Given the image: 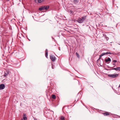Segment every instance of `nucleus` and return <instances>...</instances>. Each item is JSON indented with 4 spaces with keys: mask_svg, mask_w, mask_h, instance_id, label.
Segmentation results:
<instances>
[{
    "mask_svg": "<svg viewBox=\"0 0 120 120\" xmlns=\"http://www.w3.org/2000/svg\"><path fill=\"white\" fill-rule=\"evenodd\" d=\"M87 17L86 15L84 16L81 17H79L78 18L77 22L79 23H82L86 19Z\"/></svg>",
    "mask_w": 120,
    "mask_h": 120,
    "instance_id": "nucleus-1",
    "label": "nucleus"
},
{
    "mask_svg": "<svg viewBox=\"0 0 120 120\" xmlns=\"http://www.w3.org/2000/svg\"><path fill=\"white\" fill-rule=\"evenodd\" d=\"M118 75L116 74H113L112 75H108V76L110 77H112L113 78H115Z\"/></svg>",
    "mask_w": 120,
    "mask_h": 120,
    "instance_id": "nucleus-2",
    "label": "nucleus"
},
{
    "mask_svg": "<svg viewBox=\"0 0 120 120\" xmlns=\"http://www.w3.org/2000/svg\"><path fill=\"white\" fill-rule=\"evenodd\" d=\"M50 59L53 62L56 59V58L55 56L52 55H51L50 56Z\"/></svg>",
    "mask_w": 120,
    "mask_h": 120,
    "instance_id": "nucleus-3",
    "label": "nucleus"
},
{
    "mask_svg": "<svg viewBox=\"0 0 120 120\" xmlns=\"http://www.w3.org/2000/svg\"><path fill=\"white\" fill-rule=\"evenodd\" d=\"M111 54L112 53L109 52H107L105 53H103L100 55V56H102L105 55H107L108 54Z\"/></svg>",
    "mask_w": 120,
    "mask_h": 120,
    "instance_id": "nucleus-4",
    "label": "nucleus"
},
{
    "mask_svg": "<svg viewBox=\"0 0 120 120\" xmlns=\"http://www.w3.org/2000/svg\"><path fill=\"white\" fill-rule=\"evenodd\" d=\"M5 87V86L4 84H0V89L3 90Z\"/></svg>",
    "mask_w": 120,
    "mask_h": 120,
    "instance_id": "nucleus-5",
    "label": "nucleus"
},
{
    "mask_svg": "<svg viewBox=\"0 0 120 120\" xmlns=\"http://www.w3.org/2000/svg\"><path fill=\"white\" fill-rule=\"evenodd\" d=\"M111 60V59L109 58H108L107 59H105V61L106 63L108 62V61L110 62Z\"/></svg>",
    "mask_w": 120,
    "mask_h": 120,
    "instance_id": "nucleus-6",
    "label": "nucleus"
},
{
    "mask_svg": "<svg viewBox=\"0 0 120 120\" xmlns=\"http://www.w3.org/2000/svg\"><path fill=\"white\" fill-rule=\"evenodd\" d=\"M45 7L44 6H41L40 8H39V10L41 11L42 10H45Z\"/></svg>",
    "mask_w": 120,
    "mask_h": 120,
    "instance_id": "nucleus-7",
    "label": "nucleus"
},
{
    "mask_svg": "<svg viewBox=\"0 0 120 120\" xmlns=\"http://www.w3.org/2000/svg\"><path fill=\"white\" fill-rule=\"evenodd\" d=\"M103 114L105 116H107L109 115V112H105L103 113Z\"/></svg>",
    "mask_w": 120,
    "mask_h": 120,
    "instance_id": "nucleus-8",
    "label": "nucleus"
},
{
    "mask_svg": "<svg viewBox=\"0 0 120 120\" xmlns=\"http://www.w3.org/2000/svg\"><path fill=\"white\" fill-rule=\"evenodd\" d=\"M112 70H114L116 71L119 70L120 71V67H117V68H112Z\"/></svg>",
    "mask_w": 120,
    "mask_h": 120,
    "instance_id": "nucleus-9",
    "label": "nucleus"
},
{
    "mask_svg": "<svg viewBox=\"0 0 120 120\" xmlns=\"http://www.w3.org/2000/svg\"><path fill=\"white\" fill-rule=\"evenodd\" d=\"M23 119H24V120H26L27 119V118L25 114H24L23 115Z\"/></svg>",
    "mask_w": 120,
    "mask_h": 120,
    "instance_id": "nucleus-10",
    "label": "nucleus"
},
{
    "mask_svg": "<svg viewBox=\"0 0 120 120\" xmlns=\"http://www.w3.org/2000/svg\"><path fill=\"white\" fill-rule=\"evenodd\" d=\"M48 50L47 49H46L45 51V56L47 58H48Z\"/></svg>",
    "mask_w": 120,
    "mask_h": 120,
    "instance_id": "nucleus-11",
    "label": "nucleus"
},
{
    "mask_svg": "<svg viewBox=\"0 0 120 120\" xmlns=\"http://www.w3.org/2000/svg\"><path fill=\"white\" fill-rule=\"evenodd\" d=\"M79 98L78 96H76L75 99V101L77 102L79 100Z\"/></svg>",
    "mask_w": 120,
    "mask_h": 120,
    "instance_id": "nucleus-12",
    "label": "nucleus"
},
{
    "mask_svg": "<svg viewBox=\"0 0 120 120\" xmlns=\"http://www.w3.org/2000/svg\"><path fill=\"white\" fill-rule=\"evenodd\" d=\"M45 10H46L48 9L49 8V6H45Z\"/></svg>",
    "mask_w": 120,
    "mask_h": 120,
    "instance_id": "nucleus-13",
    "label": "nucleus"
},
{
    "mask_svg": "<svg viewBox=\"0 0 120 120\" xmlns=\"http://www.w3.org/2000/svg\"><path fill=\"white\" fill-rule=\"evenodd\" d=\"M79 0H74L73 1L75 3L78 2Z\"/></svg>",
    "mask_w": 120,
    "mask_h": 120,
    "instance_id": "nucleus-14",
    "label": "nucleus"
},
{
    "mask_svg": "<svg viewBox=\"0 0 120 120\" xmlns=\"http://www.w3.org/2000/svg\"><path fill=\"white\" fill-rule=\"evenodd\" d=\"M52 98L53 99H55L56 98V96L55 95H52Z\"/></svg>",
    "mask_w": 120,
    "mask_h": 120,
    "instance_id": "nucleus-15",
    "label": "nucleus"
},
{
    "mask_svg": "<svg viewBox=\"0 0 120 120\" xmlns=\"http://www.w3.org/2000/svg\"><path fill=\"white\" fill-rule=\"evenodd\" d=\"M61 120H64V116H61L60 118Z\"/></svg>",
    "mask_w": 120,
    "mask_h": 120,
    "instance_id": "nucleus-16",
    "label": "nucleus"
},
{
    "mask_svg": "<svg viewBox=\"0 0 120 120\" xmlns=\"http://www.w3.org/2000/svg\"><path fill=\"white\" fill-rule=\"evenodd\" d=\"M76 56H77V57L78 58L79 57V54H78V53H77V52H76Z\"/></svg>",
    "mask_w": 120,
    "mask_h": 120,
    "instance_id": "nucleus-17",
    "label": "nucleus"
},
{
    "mask_svg": "<svg viewBox=\"0 0 120 120\" xmlns=\"http://www.w3.org/2000/svg\"><path fill=\"white\" fill-rule=\"evenodd\" d=\"M38 1L39 3H40L41 2V0H38Z\"/></svg>",
    "mask_w": 120,
    "mask_h": 120,
    "instance_id": "nucleus-18",
    "label": "nucleus"
},
{
    "mask_svg": "<svg viewBox=\"0 0 120 120\" xmlns=\"http://www.w3.org/2000/svg\"><path fill=\"white\" fill-rule=\"evenodd\" d=\"M113 62L116 63L117 62V61L116 60H113Z\"/></svg>",
    "mask_w": 120,
    "mask_h": 120,
    "instance_id": "nucleus-19",
    "label": "nucleus"
},
{
    "mask_svg": "<svg viewBox=\"0 0 120 120\" xmlns=\"http://www.w3.org/2000/svg\"><path fill=\"white\" fill-rule=\"evenodd\" d=\"M101 56H100V55L99 56V58L98 59V60H99V59H100L101 58Z\"/></svg>",
    "mask_w": 120,
    "mask_h": 120,
    "instance_id": "nucleus-20",
    "label": "nucleus"
},
{
    "mask_svg": "<svg viewBox=\"0 0 120 120\" xmlns=\"http://www.w3.org/2000/svg\"><path fill=\"white\" fill-rule=\"evenodd\" d=\"M101 56H100V55L99 56V58L98 59V60H99V59H100L101 58Z\"/></svg>",
    "mask_w": 120,
    "mask_h": 120,
    "instance_id": "nucleus-21",
    "label": "nucleus"
},
{
    "mask_svg": "<svg viewBox=\"0 0 120 120\" xmlns=\"http://www.w3.org/2000/svg\"><path fill=\"white\" fill-rule=\"evenodd\" d=\"M113 66H114V67H115L116 66V65H115L116 64H115L113 63Z\"/></svg>",
    "mask_w": 120,
    "mask_h": 120,
    "instance_id": "nucleus-22",
    "label": "nucleus"
},
{
    "mask_svg": "<svg viewBox=\"0 0 120 120\" xmlns=\"http://www.w3.org/2000/svg\"><path fill=\"white\" fill-rule=\"evenodd\" d=\"M117 116L118 117L120 118V116H119L118 115H117Z\"/></svg>",
    "mask_w": 120,
    "mask_h": 120,
    "instance_id": "nucleus-23",
    "label": "nucleus"
},
{
    "mask_svg": "<svg viewBox=\"0 0 120 120\" xmlns=\"http://www.w3.org/2000/svg\"><path fill=\"white\" fill-rule=\"evenodd\" d=\"M109 38H106V39L107 40H108L109 39Z\"/></svg>",
    "mask_w": 120,
    "mask_h": 120,
    "instance_id": "nucleus-24",
    "label": "nucleus"
},
{
    "mask_svg": "<svg viewBox=\"0 0 120 120\" xmlns=\"http://www.w3.org/2000/svg\"><path fill=\"white\" fill-rule=\"evenodd\" d=\"M45 0H41V2H42L43 1Z\"/></svg>",
    "mask_w": 120,
    "mask_h": 120,
    "instance_id": "nucleus-25",
    "label": "nucleus"
},
{
    "mask_svg": "<svg viewBox=\"0 0 120 120\" xmlns=\"http://www.w3.org/2000/svg\"><path fill=\"white\" fill-rule=\"evenodd\" d=\"M52 69H53V67L52 66Z\"/></svg>",
    "mask_w": 120,
    "mask_h": 120,
    "instance_id": "nucleus-26",
    "label": "nucleus"
},
{
    "mask_svg": "<svg viewBox=\"0 0 120 120\" xmlns=\"http://www.w3.org/2000/svg\"><path fill=\"white\" fill-rule=\"evenodd\" d=\"M119 87H120V84L119 85Z\"/></svg>",
    "mask_w": 120,
    "mask_h": 120,
    "instance_id": "nucleus-27",
    "label": "nucleus"
},
{
    "mask_svg": "<svg viewBox=\"0 0 120 120\" xmlns=\"http://www.w3.org/2000/svg\"><path fill=\"white\" fill-rule=\"evenodd\" d=\"M34 120H37L36 119H34Z\"/></svg>",
    "mask_w": 120,
    "mask_h": 120,
    "instance_id": "nucleus-28",
    "label": "nucleus"
},
{
    "mask_svg": "<svg viewBox=\"0 0 120 120\" xmlns=\"http://www.w3.org/2000/svg\"><path fill=\"white\" fill-rule=\"evenodd\" d=\"M70 11V12H72V11Z\"/></svg>",
    "mask_w": 120,
    "mask_h": 120,
    "instance_id": "nucleus-29",
    "label": "nucleus"
},
{
    "mask_svg": "<svg viewBox=\"0 0 120 120\" xmlns=\"http://www.w3.org/2000/svg\"><path fill=\"white\" fill-rule=\"evenodd\" d=\"M9 0H8V1H9Z\"/></svg>",
    "mask_w": 120,
    "mask_h": 120,
    "instance_id": "nucleus-30",
    "label": "nucleus"
}]
</instances>
